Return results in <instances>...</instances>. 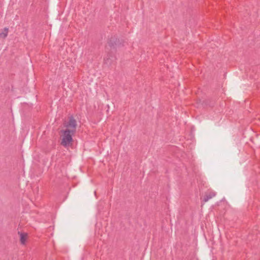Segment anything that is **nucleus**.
Segmentation results:
<instances>
[{"label": "nucleus", "mask_w": 260, "mask_h": 260, "mask_svg": "<svg viewBox=\"0 0 260 260\" xmlns=\"http://www.w3.org/2000/svg\"><path fill=\"white\" fill-rule=\"evenodd\" d=\"M8 28L5 27L4 29V31L0 33V38L5 39L8 36Z\"/></svg>", "instance_id": "0eeeda50"}, {"label": "nucleus", "mask_w": 260, "mask_h": 260, "mask_svg": "<svg viewBox=\"0 0 260 260\" xmlns=\"http://www.w3.org/2000/svg\"><path fill=\"white\" fill-rule=\"evenodd\" d=\"M18 234L20 235V241L21 243L22 244H25L27 239V234L25 233H20L19 232H18Z\"/></svg>", "instance_id": "39448f33"}, {"label": "nucleus", "mask_w": 260, "mask_h": 260, "mask_svg": "<svg viewBox=\"0 0 260 260\" xmlns=\"http://www.w3.org/2000/svg\"><path fill=\"white\" fill-rule=\"evenodd\" d=\"M77 121L73 116L69 117V121L64 123V126L67 127V129H74L75 133L77 127Z\"/></svg>", "instance_id": "7ed1b4c3"}, {"label": "nucleus", "mask_w": 260, "mask_h": 260, "mask_svg": "<svg viewBox=\"0 0 260 260\" xmlns=\"http://www.w3.org/2000/svg\"><path fill=\"white\" fill-rule=\"evenodd\" d=\"M215 193L214 192H210L209 193L206 194L204 198H203V202H207L209 201V200L212 199L213 197L215 196Z\"/></svg>", "instance_id": "423d86ee"}, {"label": "nucleus", "mask_w": 260, "mask_h": 260, "mask_svg": "<svg viewBox=\"0 0 260 260\" xmlns=\"http://www.w3.org/2000/svg\"><path fill=\"white\" fill-rule=\"evenodd\" d=\"M116 60V57L114 55H112L111 53H108L107 56L104 58L105 63L107 64H111L113 61Z\"/></svg>", "instance_id": "20e7f679"}, {"label": "nucleus", "mask_w": 260, "mask_h": 260, "mask_svg": "<svg viewBox=\"0 0 260 260\" xmlns=\"http://www.w3.org/2000/svg\"><path fill=\"white\" fill-rule=\"evenodd\" d=\"M61 132L63 134V138L62 139L61 144L65 147L69 146L73 141L72 136L75 133V130L66 129L65 130H61Z\"/></svg>", "instance_id": "f257e3e1"}, {"label": "nucleus", "mask_w": 260, "mask_h": 260, "mask_svg": "<svg viewBox=\"0 0 260 260\" xmlns=\"http://www.w3.org/2000/svg\"><path fill=\"white\" fill-rule=\"evenodd\" d=\"M108 46L113 49H115L117 47H120L123 44L120 42L119 40L117 39V37L115 35L112 36L109 39L108 42Z\"/></svg>", "instance_id": "f03ea898"}]
</instances>
